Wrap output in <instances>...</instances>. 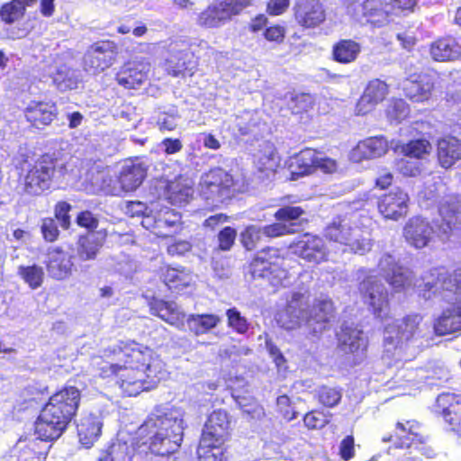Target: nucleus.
I'll return each instance as SVG.
<instances>
[{"mask_svg": "<svg viewBox=\"0 0 461 461\" xmlns=\"http://www.w3.org/2000/svg\"><path fill=\"white\" fill-rule=\"evenodd\" d=\"M110 352L123 361L116 383L127 396L150 390L158 382L162 366L152 349L135 342H122Z\"/></svg>", "mask_w": 461, "mask_h": 461, "instance_id": "f257e3e1", "label": "nucleus"}, {"mask_svg": "<svg viewBox=\"0 0 461 461\" xmlns=\"http://www.w3.org/2000/svg\"><path fill=\"white\" fill-rule=\"evenodd\" d=\"M425 300L439 296L450 305L434 320L436 335L445 336L461 331V269L452 273L445 268L436 267L424 276Z\"/></svg>", "mask_w": 461, "mask_h": 461, "instance_id": "f03ea898", "label": "nucleus"}, {"mask_svg": "<svg viewBox=\"0 0 461 461\" xmlns=\"http://www.w3.org/2000/svg\"><path fill=\"white\" fill-rule=\"evenodd\" d=\"M439 219L435 228L422 217H411L403 227V237L407 243L415 249H423L429 245L437 234L447 240L461 228V196L447 195L438 206Z\"/></svg>", "mask_w": 461, "mask_h": 461, "instance_id": "7ed1b4c3", "label": "nucleus"}, {"mask_svg": "<svg viewBox=\"0 0 461 461\" xmlns=\"http://www.w3.org/2000/svg\"><path fill=\"white\" fill-rule=\"evenodd\" d=\"M334 318V306L328 297L321 296L311 303V293L307 289L293 292L284 312L279 317L281 326L294 330L304 324L317 335L326 330Z\"/></svg>", "mask_w": 461, "mask_h": 461, "instance_id": "20e7f679", "label": "nucleus"}, {"mask_svg": "<svg viewBox=\"0 0 461 461\" xmlns=\"http://www.w3.org/2000/svg\"><path fill=\"white\" fill-rule=\"evenodd\" d=\"M79 402L80 392L75 386H67L54 393L35 422L38 438L45 441L59 438L76 414Z\"/></svg>", "mask_w": 461, "mask_h": 461, "instance_id": "39448f33", "label": "nucleus"}, {"mask_svg": "<svg viewBox=\"0 0 461 461\" xmlns=\"http://www.w3.org/2000/svg\"><path fill=\"white\" fill-rule=\"evenodd\" d=\"M140 433H147L149 450L155 455L166 456L180 447L184 435L182 413L176 409L162 415L151 416L140 428Z\"/></svg>", "mask_w": 461, "mask_h": 461, "instance_id": "423d86ee", "label": "nucleus"}, {"mask_svg": "<svg viewBox=\"0 0 461 461\" xmlns=\"http://www.w3.org/2000/svg\"><path fill=\"white\" fill-rule=\"evenodd\" d=\"M421 321L420 315L411 314L388 324L384 329V357L400 361L415 357L425 347L420 329Z\"/></svg>", "mask_w": 461, "mask_h": 461, "instance_id": "0eeeda50", "label": "nucleus"}, {"mask_svg": "<svg viewBox=\"0 0 461 461\" xmlns=\"http://www.w3.org/2000/svg\"><path fill=\"white\" fill-rule=\"evenodd\" d=\"M68 166L63 158L45 154L21 178V185L28 194H40L50 187L52 178L66 179Z\"/></svg>", "mask_w": 461, "mask_h": 461, "instance_id": "6e6552de", "label": "nucleus"}, {"mask_svg": "<svg viewBox=\"0 0 461 461\" xmlns=\"http://www.w3.org/2000/svg\"><path fill=\"white\" fill-rule=\"evenodd\" d=\"M284 259L276 248H266L259 252L250 264V273L257 278L267 279L274 287L290 284L288 272L282 267Z\"/></svg>", "mask_w": 461, "mask_h": 461, "instance_id": "1a4fd4ad", "label": "nucleus"}, {"mask_svg": "<svg viewBox=\"0 0 461 461\" xmlns=\"http://www.w3.org/2000/svg\"><path fill=\"white\" fill-rule=\"evenodd\" d=\"M325 236L330 240L347 246L354 253L365 254L372 248L366 232L358 228L352 229L348 222L339 218L326 227Z\"/></svg>", "mask_w": 461, "mask_h": 461, "instance_id": "9d476101", "label": "nucleus"}, {"mask_svg": "<svg viewBox=\"0 0 461 461\" xmlns=\"http://www.w3.org/2000/svg\"><path fill=\"white\" fill-rule=\"evenodd\" d=\"M347 11L357 21L373 27H383L392 20L386 0H349Z\"/></svg>", "mask_w": 461, "mask_h": 461, "instance_id": "9b49d317", "label": "nucleus"}, {"mask_svg": "<svg viewBox=\"0 0 461 461\" xmlns=\"http://www.w3.org/2000/svg\"><path fill=\"white\" fill-rule=\"evenodd\" d=\"M117 55L118 47L114 41L104 40L94 42L84 55V68L94 74L103 72L113 65Z\"/></svg>", "mask_w": 461, "mask_h": 461, "instance_id": "f8f14e48", "label": "nucleus"}, {"mask_svg": "<svg viewBox=\"0 0 461 461\" xmlns=\"http://www.w3.org/2000/svg\"><path fill=\"white\" fill-rule=\"evenodd\" d=\"M233 177L222 168H213L204 174L200 182L201 193L206 200L222 203L230 197Z\"/></svg>", "mask_w": 461, "mask_h": 461, "instance_id": "ddd939ff", "label": "nucleus"}, {"mask_svg": "<svg viewBox=\"0 0 461 461\" xmlns=\"http://www.w3.org/2000/svg\"><path fill=\"white\" fill-rule=\"evenodd\" d=\"M359 290L377 318L384 320L389 317L388 292L376 276H368L364 279L360 283Z\"/></svg>", "mask_w": 461, "mask_h": 461, "instance_id": "4468645a", "label": "nucleus"}, {"mask_svg": "<svg viewBox=\"0 0 461 461\" xmlns=\"http://www.w3.org/2000/svg\"><path fill=\"white\" fill-rule=\"evenodd\" d=\"M434 412L441 416L449 429L461 437V396L449 393L439 394L433 407Z\"/></svg>", "mask_w": 461, "mask_h": 461, "instance_id": "2eb2a0df", "label": "nucleus"}, {"mask_svg": "<svg viewBox=\"0 0 461 461\" xmlns=\"http://www.w3.org/2000/svg\"><path fill=\"white\" fill-rule=\"evenodd\" d=\"M293 11L296 24L303 29L317 28L326 20L320 0H296Z\"/></svg>", "mask_w": 461, "mask_h": 461, "instance_id": "dca6fc26", "label": "nucleus"}, {"mask_svg": "<svg viewBox=\"0 0 461 461\" xmlns=\"http://www.w3.org/2000/svg\"><path fill=\"white\" fill-rule=\"evenodd\" d=\"M409 200L406 192L394 187L378 199L377 208L384 219L398 221L407 214Z\"/></svg>", "mask_w": 461, "mask_h": 461, "instance_id": "f3484780", "label": "nucleus"}, {"mask_svg": "<svg viewBox=\"0 0 461 461\" xmlns=\"http://www.w3.org/2000/svg\"><path fill=\"white\" fill-rule=\"evenodd\" d=\"M230 419L226 411H212L204 424L201 440L203 444L222 445L229 436Z\"/></svg>", "mask_w": 461, "mask_h": 461, "instance_id": "a211bd4d", "label": "nucleus"}, {"mask_svg": "<svg viewBox=\"0 0 461 461\" xmlns=\"http://www.w3.org/2000/svg\"><path fill=\"white\" fill-rule=\"evenodd\" d=\"M292 248L294 254L312 263L318 264L327 257L324 240L317 235L305 233Z\"/></svg>", "mask_w": 461, "mask_h": 461, "instance_id": "6ab92c4d", "label": "nucleus"}, {"mask_svg": "<svg viewBox=\"0 0 461 461\" xmlns=\"http://www.w3.org/2000/svg\"><path fill=\"white\" fill-rule=\"evenodd\" d=\"M409 438L401 443H395L387 450L388 455L397 457V461H423V456L431 458L435 452L433 448L427 446L423 440L414 442V439L408 442Z\"/></svg>", "mask_w": 461, "mask_h": 461, "instance_id": "aec40b11", "label": "nucleus"}, {"mask_svg": "<svg viewBox=\"0 0 461 461\" xmlns=\"http://www.w3.org/2000/svg\"><path fill=\"white\" fill-rule=\"evenodd\" d=\"M337 338L339 348L345 353L364 352L367 347L366 337L354 323H343Z\"/></svg>", "mask_w": 461, "mask_h": 461, "instance_id": "412c9836", "label": "nucleus"}, {"mask_svg": "<svg viewBox=\"0 0 461 461\" xmlns=\"http://www.w3.org/2000/svg\"><path fill=\"white\" fill-rule=\"evenodd\" d=\"M148 165L142 159L136 158L126 161L120 171L119 183L126 192L136 190L146 177Z\"/></svg>", "mask_w": 461, "mask_h": 461, "instance_id": "4be33fe9", "label": "nucleus"}, {"mask_svg": "<svg viewBox=\"0 0 461 461\" xmlns=\"http://www.w3.org/2000/svg\"><path fill=\"white\" fill-rule=\"evenodd\" d=\"M429 55L434 61L448 62L461 58V46L452 36L440 37L429 44Z\"/></svg>", "mask_w": 461, "mask_h": 461, "instance_id": "5701e85b", "label": "nucleus"}, {"mask_svg": "<svg viewBox=\"0 0 461 461\" xmlns=\"http://www.w3.org/2000/svg\"><path fill=\"white\" fill-rule=\"evenodd\" d=\"M103 425L101 413H88L82 417L77 424L79 442L86 448L91 447L100 438Z\"/></svg>", "mask_w": 461, "mask_h": 461, "instance_id": "b1692460", "label": "nucleus"}, {"mask_svg": "<svg viewBox=\"0 0 461 461\" xmlns=\"http://www.w3.org/2000/svg\"><path fill=\"white\" fill-rule=\"evenodd\" d=\"M387 149L388 143L384 138L371 137L357 143L350 152V158L355 162L375 158L384 155Z\"/></svg>", "mask_w": 461, "mask_h": 461, "instance_id": "393cba45", "label": "nucleus"}, {"mask_svg": "<svg viewBox=\"0 0 461 461\" xmlns=\"http://www.w3.org/2000/svg\"><path fill=\"white\" fill-rule=\"evenodd\" d=\"M432 269L425 272L420 279H416L413 272L409 268L400 267L391 276L387 277L388 284L395 290V292L405 291L407 289L416 287L419 291L420 296L425 291L424 276L429 274Z\"/></svg>", "mask_w": 461, "mask_h": 461, "instance_id": "a878e982", "label": "nucleus"}, {"mask_svg": "<svg viewBox=\"0 0 461 461\" xmlns=\"http://www.w3.org/2000/svg\"><path fill=\"white\" fill-rule=\"evenodd\" d=\"M437 158L440 167L450 168L461 158V141L452 136L439 139L437 143Z\"/></svg>", "mask_w": 461, "mask_h": 461, "instance_id": "bb28decb", "label": "nucleus"}, {"mask_svg": "<svg viewBox=\"0 0 461 461\" xmlns=\"http://www.w3.org/2000/svg\"><path fill=\"white\" fill-rule=\"evenodd\" d=\"M72 257L68 253L54 249L48 254L47 271L50 277L63 280L72 273Z\"/></svg>", "mask_w": 461, "mask_h": 461, "instance_id": "cd10ccee", "label": "nucleus"}, {"mask_svg": "<svg viewBox=\"0 0 461 461\" xmlns=\"http://www.w3.org/2000/svg\"><path fill=\"white\" fill-rule=\"evenodd\" d=\"M57 113V108L52 103L32 101L25 110V117L34 127L41 128L49 125Z\"/></svg>", "mask_w": 461, "mask_h": 461, "instance_id": "c85d7f7f", "label": "nucleus"}, {"mask_svg": "<svg viewBox=\"0 0 461 461\" xmlns=\"http://www.w3.org/2000/svg\"><path fill=\"white\" fill-rule=\"evenodd\" d=\"M105 239L106 232L104 230L90 231L87 235L81 236L77 249L78 258L83 261L95 259Z\"/></svg>", "mask_w": 461, "mask_h": 461, "instance_id": "c756f323", "label": "nucleus"}, {"mask_svg": "<svg viewBox=\"0 0 461 461\" xmlns=\"http://www.w3.org/2000/svg\"><path fill=\"white\" fill-rule=\"evenodd\" d=\"M362 50L361 44L353 39H339L331 49V59L339 64L355 62Z\"/></svg>", "mask_w": 461, "mask_h": 461, "instance_id": "7c9ffc66", "label": "nucleus"}, {"mask_svg": "<svg viewBox=\"0 0 461 461\" xmlns=\"http://www.w3.org/2000/svg\"><path fill=\"white\" fill-rule=\"evenodd\" d=\"M229 22L218 1L207 5L196 17V24L203 29H218Z\"/></svg>", "mask_w": 461, "mask_h": 461, "instance_id": "2f4dec72", "label": "nucleus"}, {"mask_svg": "<svg viewBox=\"0 0 461 461\" xmlns=\"http://www.w3.org/2000/svg\"><path fill=\"white\" fill-rule=\"evenodd\" d=\"M159 276L169 289L187 287L193 282L191 273L183 267L164 266L159 268Z\"/></svg>", "mask_w": 461, "mask_h": 461, "instance_id": "473e14b6", "label": "nucleus"}, {"mask_svg": "<svg viewBox=\"0 0 461 461\" xmlns=\"http://www.w3.org/2000/svg\"><path fill=\"white\" fill-rule=\"evenodd\" d=\"M149 307L152 314L158 316L171 325H176L184 319V313L175 302L153 299Z\"/></svg>", "mask_w": 461, "mask_h": 461, "instance_id": "72a5a7b5", "label": "nucleus"}, {"mask_svg": "<svg viewBox=\"0 0 461 461\" xmlns=\"http://www.w3.org/2000/svg\"><path fill=\"white\" fill-rule=\"evenodd\" d=\"M134 451L132 442L118 438L102 453L99 461H131Z\"/></svg>", "mask_w": 461, "mask_h": 461, "instance_id": "f704fd0d", "label": "nucleus"}, {"mask_svg": "<svg viewBox=\"0 0 461 461\" xmlns=\"http://www.w3.org/2000/svg\"><path fill=\"white\" fill-rule=\"evenodd\" d=\"M221 321V318L216 314H191L186 319V325L191 332L199 336L209 332Z\"/></svg>", "mask_w": 461, "mask_h": 461, "instance_id": "c9c22d12", "label": "nucleus"}, {"mask_svg": "<svg viewBox=\"0 0 461 461\" xmlns=\"http://www.w3.org/2000/svg\"><path fill=\"white\" fill-rule=\"evenodd\" d=\"M146 79L147 73L130 62L123 64L116 74L117 83L124 86H140Z\"/></svg>", "mask_w": 461, "mask_h": 461, "instance_id": "e433bc0d", "label": "nucleus"}, {"mask_svg": "<svg viewBox=\"0 0 461 461\" xmlns=\"http://www.w3.org/2000/svg\"><path fill=\"white\" fill-rule=\"evenodd\" d=\"M37 0H11L4 4L0 8V17L7 24L22 19L26 11V6H31Z\"/></svg>", "mask_w": 461, "mask_h": 461, "instance_id": "4c0bfd02", "label": "nucleus"}, {"mask_svg": "<svg viewBox=\"0 0 461 461\" xmlns=\"http://www.w3.org/2000/svg\"><path fill=\"white\" fill-rule=\"evenodd\" d=\"M193 188L187 180H176L167 185L166 198L176 205H182L193 195Z\"/></svg>", "mask_w": 461, "mask_h": 461, "instance_id": "58836bf2", "label": "nucleus"}, {"mask_svg": "<svg viewBox=\"0 0 461 461\" xmlns=\"http://www.w3.org/2000/svg\"><path fill=\"white\" fill-rule=\"evenodd\" d=\"M318 152L312 149H306L300 151L294 158L292 167H295L297 171L294 174L303 176L316 171V159Z\"/></svg>", "mask_w": 461, "mask_h": 461, "instance_id": "ea45409f", "label": "nucleus"}, {"mask_svg": "<svg viewBox=\"0 0 461 461\" xmlns=\"http://www.w3.org/2000/svg\"><path fill=\"white\" fill-rule=\"evenodd\" d=\"M176 60V68L169 72L174 77L185 76L192 74L195 64L193 61L194 53L189 50H177L172 57Z\"/></svg>", "mask_w": 461, "mask_h": 461, "instance_id": "a19ab883", "label": "nucleus"}, {"mask_svg": "<svg viewBox=\"0 0 461 461\" xmlns=\"http://www.w3.org/2000/svg\"><path fill=\"white\" fill-rule=\"evenodd\" d=\"M386 95V88H365L357 105L358 113H366L375 104L384 100Z\"/></svg>", "mask_w": 461, "mask_h": 461, "instance_id": "79ce46f5", "label": "nucleus"}, {"mask_svg": "<svg viewBox=\"0 0 461 461\" xmlns=\"http://www.w3.org/2000/svg\"><path fill=\"white\" fill-rule=\"evenodd\" d=\"M18 275L23 280L32 288H39L44 279L43 268L37 265L32 266H20L18 268Z\"/></svg>", "mask_w": 461, "mask_h": 461, "instance_id": "37998d69", "label": "nucleus"}, {"mask_svg": "<svg viewBox=\"0 0 461 461\" xmlns=\"http://www.w3.org/2000/svg\"><path fill=\"white\" fill-rule=\"evenodd\" d=\"M116 345L113 348H109L104 350V357L111 358V361H97L96 364L99 365L100 375L102 377H110L112 375H115L118 377L122 366L123 361H119L117 357L109 351L113 350L114 348L118 347Z\"/></svg>", "mask_w": 461, "mask_h": 461, "instance_id": "c03bdc74", "label": "nucleus"}, {"mask_svg": "<svg viewBox=\"0 0 461 461\" xmlns=\"http://www.w3.org/2000/svg\"><path fill=\"white\" fill-rule=\"evenodd\" d=\"M240 240L248 250L256 249L266 240L263 228L259 225H249L240 234Z\"/></svg>", "mask_w": 461, "mask_h": 461, "instance_id": "a18cd8bd", "label": "nucleus"}, {"mask_svg": "<svg viewBox=\"0 0 461 461\" xmlns=\"http://www.w3.org/2000/svg\"><path fill=\"white\" fill-rule=\"evenodd\" d=\"M431 149L429 141L425 139H418L402 145V151L405 157L410 158H422L423 156L430 152Z\"/></svg>", "mask_w": 461, "mask_h": 461, "instance_id": "49530a36", "label": "nucleus"}, {"mask_svg": "<svg viewBox=\"0 0 461 461\" xmlns=\"http://www.w3.org/2000/svg\"><path fill=\"white\" fill-rule=\"evenodd\" d=\"M439 79V73L431 68H423L409 77L411 83L417 86H433Z\"/></svg>", "mask_w": 461, "mask_h": 461, "instance_id": "de8ad7c7", "label": "nucleus"}, {"mask_svg": "<svg viewBox=\"0 0 461 461\" xmlns=\"http://www.w3.org/2000/svg\"><path fill=\"white\" fill-rule=\"evenodd\" d=\"M304 214L305 211L300 206H284L276 212L275 218L279 221L287 222V225H293L294 229L298 224L296 221Z\"/></svg>", "mask_w": 461, "mask_h": 461, "instance_id": "09e8293b", "label": "nucleus"}, {"mask_svg": "<svg viewBox=\"0 0 461 461\" xmlns=\"http://www.w3.org/2000/svg\"><path fill=\"white\" fill-rule=\"evenodd\" d=\"M225 12L227 17L231 21L235 16L240 15L252 5L253 0H217Z\"/></svg>", "mask_w": 461, "mask_h": 461, "instance_id": "8fccbe9b", "label": "nucleus"}, {"mask_svg": "<svg viewBox=\"0 0 461 461\" xmlns=\"http://www.w3.org/2000/svg\"><path fill=\"white\" fill-rule=\"evenodd\" d=\"M199 461H223L224 454L221 445L203 444L200 441L197 449Z\"/></svg>", "mask_w": 461, "mask_h": 461, "instance_id": "3c124183", "label": "nucleus"}, {"mask_svg": "<svg viewBox=\"0 0 461 461\" xmlns=\"http://www.w3.org/2000/svg\"><path fill=\"white\" fill-rule=\"evenodd\" d=\"M286 28L280 23L268 24L262 32L264 39L274 45H282L285 41Z\"/></svg>", "mask_w": 461, "mask_h": 461, "instance_id": "603ef678", "label": "nucleus"}, {"mask_svg": "<svg viewBox=\"0 0 461 461\" xmlns=\"http://www.w3.org/2000/svg\"><path fill=\"white\" fill-rule=\"evenodd\" d=\"M250 112H244L240 115H235L231 119V127L233 131H237L241 136L249 134L256 126V122L252 118Z\"/></svg>", "mask_w": 461, "mask_h": 461, "instance_id": "864d4df0", "label": "nucleus"}, {"mask_svg": "<svg viewBox=\"0 0 461 461\" xmlns=\"http://www.w3.org/2000/svg\"><path fill=\"white\" fill-rule=\"evenodd\" d=\"M312 104V98L308 94L295 93L294 91L289 94L287 104L294 113H299L302 111L307 110Z\"/></svg>", "mask_w": 461, "mask_h": 461, "instance_id": "5fc2aeb1", "label": "nucleus"}, {"mask_svg": "<svg viewBox=\"0 0 461 461\" xmlns=\"http://www.w3.org/2000/svg\"><path fill=\"white\" fill-rule=\"evenodd\" d=\"M228 318V325L236 332L244 334L248 331L249 324L247 319L241 316L236 308L229 309L226 312Z\"/></svg>", "mask_w": 461, "mask_h": 461, "instance_id": "6e6d98bb", "label": "nucleus"}, {"mask_svg": "<svg viewBox=\"0 0 461 461\" xmlns=\"http://www.w3.org/2000/svg\"><path fill=\"white\" fill-rule=\"evenodd\" d=\"M237 237V231L234 228L224 227L217 235L218 250L229 251L233 247Z\"/></svg>", "mask_w": 461, "mask_h": 461, "instance_id": "4d7b16f0", "label": "nucleus"}, {"mask_svg": "<svg viewBox=\"0 0 461 461\" xmlns=\"http://www.w3.org/2000/svg\"><path fill=\"white\" fill-rule=\"evenodd\" d=\"M262 228L266 240L274 239L295 232V230L293 228V225H287V223L282 221L262 226Z\"/></svg>", "mask_w": 461, "mask_h": 461, "instance_id": "13d9d810", "label": "nucleus"}, {"mask_svg": "<svg viewBox=\"0 0 461 461\" xmlns=\"http://www.w3.org/2000/svg\"><path fill=\"white\" fill-rule=\"evenodd\" d=\"M400 267L394 256L390 253L383 254L378 261V269L385 280Z\"/></svg>", "mask_w": 461, "mask_h": 461, "instance_id": "bf43d9fd", "label": "nucleus"}, {"mask_svg": "<svg viewBox=\"0 0 461 461\" xmlns=\"http://www.w3.org/2000/svg\"><path fill=\"white\" fill-rule=\"evenodd\" d=\"M318 393L320 402L328 407L337 405L341 399V393L336 388L322 386Z\"/></svg>", "mask_w": 461, "mask_h": 461, "instance_id": "052dcab7", "label": "nucleus"}, {"mask_svg": "<svg viewBox=\"0 0 461 461\" xmlns=\"http://www.w3.org/2000/svg\"><path fill=\"white\" fill-rule=\"evenodd\" d=\"M418 0H391L388 2V9L393 15L412 12Z\"/></svg>", "mask_w": 461, "mask_h": 461, "instance_id": "680f3d73", "label": "nucleus"}, {"mask_svg": "<svg viewBox=\"0 0 461 461\" xmlns=\"http://www.w3.org/2000/svg\"><path fill=\"white\" fill-rule=\"evenodd\" d=\"M409 113V107L402 99L395 100L388 108V117L396 122L404 119Z\"/></svg>", "mask_w": 461, "mask_h": 461, "instance_id": "e2e57ef3", "label": "nucleus"}, {"mask_svg": "<svg viewBox=\"0 0 461 461\" xmlns=\"http://www.w3.org/2000/svg\"><path fill=\"white\" fill-rule=\"evenodd\" d=\"M303 421L308 429H319L323 428L329 422V420L321 412L311 411L304 416Z\"/></svg>", "mask_w": 461, "mask_h": 461, "instance_id": "0e129e2a", "label": "nucleus"}, {"mask_svg": "<svg viewBox=\"0 0 461 461\" xmlns=\"http://www.w3.org/2000/svg\"><path fill=\"white\" fill-rule=\"evenodd\" d=\"M396 166L397 169L405 176H415L420 171L419 163L411 161L408 157L399 159Z\"/></svg>", "mask_w": 461, "mask_h": 461, "instance_id": "69168bd1", "label": "nucleus"}, {"mask_svg": "<svg viewBox=\"0 0 461 461\" xmlns=\"http://www.w3.org/2000/svg\"><path fill=\"white\" fill-rule=\"evenodd\" d=\"M72 206L67 202H59L55 206V217L60 222V225L64 229H68L70 226V212Z\"/></svg>", "mask_w": 461, "mask_h": 461, "instance_id": "338daca9", "label": "nucleus"}, {"mask_svg": "<svg viewBox=\"0 0 461 461\" xmlns=\"http://www.w3.org/2000/svg\"><path fill=\"white\" fill-rule=\"evenodd\" d=\"M41 229L45 240L52 242L57 240L59 231L54 219H43Z\"/></svg>", "mask_w": 461, "mask_h": 461, "instance_id": "774afa93", "label": "nucleus"}]
</instances>
